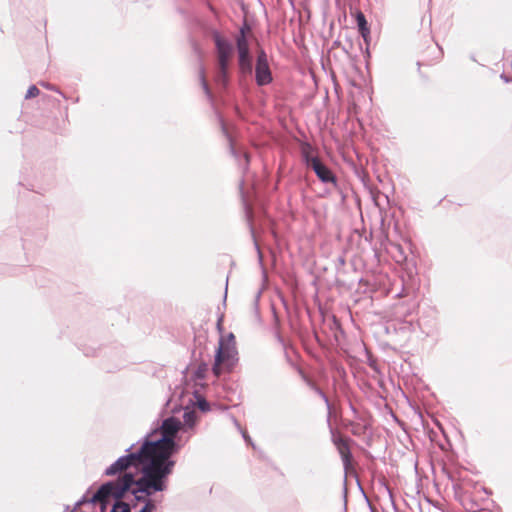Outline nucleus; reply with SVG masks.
Returning a JSON list of instances; mask_svg holds the SVG:
<instances>
[{"label": "nucleus", "instance_id": "obj_1", "mask_svg": "<svg viewBox=\"0 0 512 512\" xmlns=\"http://www.w3.org/2000/svg\"><path fill=\"white\" fill-rule=\"evenodd\" d=\"M181 427V421L175 417L165 419L147 437L138 452L120 457L106 470L109 476L118 473L123 475L116 481L103 484L90 502L100 503L104 508L110 496L121 499L133 484L137 485L135 494L142 492L152 495L164 491L174 466V462L170 460L176 446L174 438Z\"/></svg>", "mask_w": 512, "mask_h": 512}, {"label": "nucleus", "instance_id": "obj_2", "mask_svg": "<svg viewBox=\"0 0 512 512\" xmlns=\"http://www.w3.org/2000/svg\"><path fill=\"white\" fill-rule=\"evenodd\" d=\"M238 350L233 333L221 336L215 353L213 374L219 377L222 374L230 373L238 363Z\"/></svg>", "mask_w": 512, "mask_h": 512}, {"label": "nucleus", "instance_id": "obj_3", "mask_svg": "<svg viewBox=\"0 0 512 512\" xmlns=\"http://www.w3.org/2000/svg\"><path fill=\"white\" fill-rule=\"evenodd\" d=\"M251 33L248 25H244L240 29L239 35L236 37V46L238 52L239 70L243 74L252 73V57L250 55L249 43L247 35Z\"/></svg>", "mask_w": 512, "mask_h": 512}, {"label": "nucleus", "instance_id": "obj_4", "mask_svg": "<svg viewBox=\"0 0 512 512\" xmlns=\"http://www.w3.org/2000/svg\"><path fill=\"white\" fill-rule=\"evenodd\" d=\"M213 38L216 46L217 67H230L234 53L232 44L219 33H215Z\"/></svg>", "mask_w": 512, "mask_h": 512}, {"label": "nucleus", "instance_id": "obj_5", "mask_svg": "<svg viewBox=\"0 0 512 512\" xmlns=\"http://www.w3.org/2000/svg\"><path fill=\"white\" fill-rule=\"evenodd\" d=\"M333 442L341 456L345 472L352 474L355 472V462L351 454L350 440L341 435L334 437Z\"/></svg>", "mask_w": 512, "mask_h": 512}, {"label": "nucleus", "instance_id": "obj_6", "mask_svg": "<svg viewBox=\"0 0 512 512\" xmlns=\"http://www.w3.org/2000/svg\"><path fill=\"white\" fill-rule=\"evenodd\" d=\"M255 70L256 83L259 86L267 85L272 81L267 55L263 50L258 52Z\"/></svg>", "mask_w": 512, "mask_h": 512}, {"label": "nucleus", "instance_id": "obj_7", "mask_svg": "<svg viewBox=\"0 0 512 512\" xmlns=\"http://www.w3.org/2000/svg\"><path fill=\"white\" fill-rule=\"evenodd\" d=\"M132 486H136L135 484H133ZM137 489V487L135 489L132 490V493L135 495L136 499L137 500H146V504L145 506L140 510V512H154L155 510V504L153 503L152 500L150 499H146L149 495H145V493H142V492H138L137 494L134 493V491ZM111 512H130V506L129 504L125 503V502H122V501H117L114 505H113V508H112V511Z\"/></svg>", "mask_w": 512, "mask_h": 512}, {"label": "nucleus", "instance_id": "obj_8", "mask_svg": "<svg viewBox=\"0 0 512 512\" xmlns=\"http://www.w3.org/2000/svg\"><path fill=\"white\" fill-rule=\"evenodd\" d=\"M317 177L324 183H335L336 177L332 171L322 163L320 159H312V166L310 167Z\"/></svg>", "mask_w": 512, "mask_h": 512}, {"label": "nucleus", "instance_id": "obj_9", "mask_svg": "<svg viewBox=\"0 0 512 512\" xmlns=\"http://www.w3.org/2000/svg\"><path fill=\"white\" fill-rule=\"evenodd\" d=\"M355 16L359 32L366 41L370 33V29L368 27L365 15L361 11H357Z\"/></svg>", "mask_w": 512, "mask_h": 512}, {"label": "nucleus", "instance_id": "obj_10", "mask_svg": "<svg viewBox=\"0 0 512 512\" xmlns=\"http://www.w3.org/2000/svg\"><path fill=\"white\" fill-rule=\"evenodd\" d=\"M301 153L308 167L312 166V159H319L315 155V150L309 143H303L301 145Z\"/></svg>", "mask_w": 512, "mask_h": 512}, {"label": "nucleus", "instance_id": "obj_11", "mask_svg": "<svg viewBox=\"0 0 512 512\" xmlns=\"http://www.w3.org/2000/svg\"><path fill=\"white\" fill-rule=\"evenodd\" d=\"M215 82L222 87H226L229 82V67H217Z\"/></svg>", "mask_w": 512, "mask_h": 512}, {"label": "nucleus", "instance_id": "obj_12", "mask_svg": "<svg viewBox=\"0 0 512 512\" xmlns=\"http://www.w3.org/2000/svg\"><path fill=\"white\" fill-rule=\"evenodd\" d=\"M184 423L190 427L197 422V414L195 411H186L183 415Z\"/></svg>", "mask_w": 512, "mask_h": 512}, {"label": "nucleus", "instance_id": "obj_13", "mask_svg": "<svg viewBox=\"0 0 512 512\" xmlns=\"http://www.w3.org/2000/svg\"><path fill=\"white\" fill-rule=\"evenodd\" d=\"M200 80H201V84H202V87L205 91V93L210 96V88L208 86V83L206 81V77H205V73L203 70L200 71Z\"/></svg>", "mask_w": 512, "mask_h": 512}, {"label": "nucleus", "instance_id": "obj_14", "mask_svg": "<svg viewBox=\"0 0 512 512\" xmlns=\"http://www.w3.org/2000/svg\"><path fill=\"white\" fill-rule=\"evenodd\" d=\"M39 93H40L39 89L33 85V86L29 87L25 97L27 99L34 98V97L38 96Z\"/></svg>", "mask_w": 512, "mask_h": 512}, {"label": "nucleus", "instance_id": "obj_15", "mask_svg": "<svg viewBox=\"0 0 512 512\" xmlns=\"http://www.w3.org/2000/svg\"><path fill=\"white\" fill-rule=\"evenodd\" d=\"M197 407L204 412L209 410V404L205 399H198Z\"/></svg>", "mask_w": 512, "mask_h": 512}, {"label": "nucleus", "instance_id": "obj_16", "mask_svg": "<svg viewBox=\"0 0 512 512\" xmlns=\"http://www.w3.org/2000/svg\"><path fill=\"white\" fill-rule=\"evenodd\" d=\"M501 78L505 81V82H509L510 79L504 75H501Z\"/></svg>", "mask_w": 512, "mask_h": 512}]
</instances>
